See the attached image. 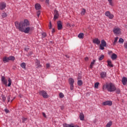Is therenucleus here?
I'll return each mask as SVG.
<instances>
[{"mask_svg":"<svg viewBox=\"0 0 127 127\" xmlns=\"http://www.w3.org/2000/svg\"><path fill=\"white\" fill-rule=\"evenodd\" d=\"M30 24L29 21L27 19H25L24 21H21L19 23L17 21L15 22V26L17 29H19L21 32L24 33H29L33 30V27H29Z\"/></svg>","mask_w":127,"mask_h":127,"instance_id":"nucleus-1","label":"nucleus"},{"mask_svg":"<svg viewBox=\"0 0 127 127\" xmlns=\"http://www.w3.org/2000/svg\"><path fill=\"white\" fill-rule=\"evenodd\" d=\"M102 90L105 91L107 90L108 92H115L117 90V87L114 83H109L104 84L102 87Z\"/></svg>","mask_w":127,"mask_h":127,"instance_id":"nucleus-2","label":"nucleus"},{"mask_svg":"<svg viewBox=\"0 0 127 127\" xmlns=\"http://www.w3.org/2000/svg\"><path fill=\"white\" fill-rule=\"evenodd\" d=\"M39 94L40 96H42L44 99H47L49 98V96L47 94V92L44 90L40 91Z\"/></svg>","mask_w":127,"mask_h":127,"instance_id":"nucleus-3","label":"nucleus"},{"mask_svg":"<svg viewBox=\"0 0 127 127\" xmlns=\"http://www.w3.org/2000/svg\"><path fill=\"white\" fill-rule=\"evenodd\" d=\"M68 83L70 85V89L71 91L74 90V79L70 78L68 79Z\"/></svg>","mask_w":127,"mask_h":127,"instance_id":"nucleus-4","label":"nucleus"},{"mask_svg":"<svg viewBox=\"0 0 127 127\" xmlns=\"http://www.w3.org/2000/svg\"><path fill=\"white\" fill-rule=\"evenodd\" d=\"M113 32L115 34H121L122 33V30L119 28H115L113 29Z\"/></svg>","mask_w":127,"mask_h":127,"instance_id":"nucleus-5","label":"nucleus"},{"mask_svg":"<svg viewBox=\"0 0 127 127\" xmlns=\"http://www.w3.org/2000/svg\"><path fill=\"white\" fill-rule=\"evenodd\" d=\"M105 15L109 18L110 19H113V18H114V15L111 14L109 11H107L105 12Z\"/></svg>","mask_w":127,"mask_h":127,"instance_id":"nucleus-6","label":"nucleus"},{"mask_svg":"<svg viewBox=\"0 0 127 127\" xmlns=\"http://www.w3.org/2000/svg\"><path fill=\"white\" fill-rule=\"evenodd\" d=\"M57 26L58 30H61L63 28V24L61 21H58L57 22Z\"/></svg>","mask_w":127,"mask_h":127,"instance_id":"nucleus-7","label":"nucleus"},{"mask_svg":"<svg viewBox=\"0 0 127 127\" xmlns=\"http://www.w3.org/2000/svg\"><path fill=\"white\" fill-rule=\"evenodd\" d=\"M59 17V13H58V11L57 10H55L54 11V20L55 21L56 19H57Z\"/></svg>","mask_w":127,"mask_h":127,"instance_id":"nucleus-8","label":"nucleus"},{"mask_svg":"<svg viewBox=\"0 0 127 127\" xmlns=\"http://www.w3.org/2000/svg\"><path fill=\"white\" fill-rule=\"evenodd\" d=\"M1 81L4 85H5L6 86H7V80L5 79V77L3 76H1Z\"/></svg>","mask_w":127,"mask_h":127,"instance_id":"nucleus-9","label":"nucleus"},{"mask_svg":"<svg viewBox=\"0 0 127 127\" xmlns=\"http://www.w3.org/2000/svg\"><path fill=\"white\" fill-rule=\"evenodd\" d=\"M5 7H6V4L5 2H2L0 3V9L1 10H3Z\"/></svg>","mask_w":127,"mask_h":127,"instance_id":"nucleus-10","label":"nucleus"},{"mask_svg":"<svg viewBox=\"0 0 127 127\" xmlns=\"http://www.w3.org/2000/svg\"><path fill=\"white\" fill-rule=\"evenodd\" d=\"M103 106H112V105H113V102H112V101H107L104 102L103 103Z\"/></svg>","mask_w":127,"mask_h":127,"instance_id":"nucleus-11","label":"nucleus"},{"mask_svg":"<svg viewBox=\"0 0 127 127\" xmlns=\"http://www.w3.org/2000/svg\"><path fill=\"white\" fill-rule=\"evenodd\" d=\"M35 64L36 66H37V68H41V67H42V65L40 64V61L37 59L35 60Z\"/></svg>","mask_w":127,"mask_h":127,"instance_id":"nucleus-12","label":"nucleus"},{"mask_svg":"<svg viewBox=\"0 0 127 127\" xmlns=\"http://www.w3.org/2000/svg\"><path fill=\"white\" fill-rule=\"evenodd\" d=\"M93 43H95V44H97V45H99L100 43H101V41L99 40V39L95 38L93 39Z\"/></svg>","mask_w":127,"mask_h":127,"instance_id":"nucleus-13","label":"nucleus"},{"mask_svg":"<svg viewBox=\"0 0 127 127\" xmlns=\"http://www.w3.org/2000/svg\"><path fill=\"white\" fill-rule=\"evenodd\" d=\"M122 82L124 86L127 85V77H123V78H122Z\"/></svg>","mask_w":127,"mask_h":127,"instance_id":"nucleus-14","label":"nucleus"},{"mask_svg":"<svg viewBox=\"0 0 127 127\" xmlns=\"http://www.w3.org/2000/svg\"><path fill=\"white\" fill-rule=\"evenodd\" d=\"M20 66L24 70H26V64H25V63H22L21 64Z\"/></svg>","mask_w":127,"mask_h":127,"instance_id":"nucleus-15","label":"nucleus"},{"mask_svg":"<svg viewBox=\"0 0 127 127\" xmlns=\"http://www.w3.org/2000/svg\"><path fill=\"white\" fill-rule=\"evenodd\" d=\"M100 75H101V78H106V77H107V72H102L100 73Z\"/></svg>","mask_w":127,"mask_h":127,"instance_id":"nucleus-16","label":"nucleus"},{"mask_svg":"<svg viewBox=\"0 0 127 127\" xmlns=\"http://www.w3.org/2000/svg\"><path fill=\"white\" fill-rule=\"evenodd\" d=\"M118 58V56L116 54H113L111 56V59L112 60H116Z\"/></svg>","mask_w":127,"mask_h":127,"instance_id":"nucleus-17","label":"nucleus"},{"mask_svg":"<svg viewBox=\"0 0 127 127\" xmlns=\"http://www.w3.org/2000/svg\"><path fill=\"white\" fill-rule=\"evenodd\" d=\"M107 63H108V66H109L110 67H114V66L113 65V64H112V61H111V60H108L107 61Z\"/></svg>","mask_w":127,"mask_h":127,"instance_id":"nucleus-18","label":"nucleus"},{"mask_svg":"<svg viewBox=\"0 0 127 127\" xmlns=\"http://www.w3.org/2000/svg\"><path fill=\"white\" fill-rule=\"evenodd\" d=\"M35 6L36 9L37 10L40 9V8H41V5H40V4L39 3L36 4Z\"/></svg>","mask_w":127,"mask_h":127,"instance_id":"nucleus-19","label":"nucleus"},{"mask_svg":"<svg viewBox=\"0 0 127 127\" xmlns=\"http://www.w3.org/2000/svg\"><path fill=\"white\" fill-rule=\"evenodd\" d=\"M100 45H102V46L106 47L107 46V42L105 41V40H102L101 41V44Z\"/></svg>","mask_w":127,"mask_h":127,"instance_id":"nucleus-20","label":"nucleus"},{"mask_svg":"<svg viewBox=\"0 0 127 127\" xmlns=\"http://www.w3.org/2000/svg\"><path fill=\"white\" fill-rule=\"evenodd\" d=\"M79 118L81 121H84L85 117L84 116V114L83 113H80Z\"/></svg>","mask_w":127,"mask_h":127,"instance_id":"nucleus-21","label":"nucleus"},{"mask_svg":"<svg viewBox=\"0 0 127 127\" xmlns=\"http://www.w3.org/2000/svg\"><path fill=\"white\" fill-rule=\"evenodd\" d=\"M96 62V61L93 60V62H92L90 64L89 67L90 69H93V66H94V64H95V63Z\"/></svg>","mask_w":127,"mask_h":127,"instance_id":"nucleus-22","label":"nucleus"},{"mask_svg":"<svg viewBox=\"0 0 127 127\" xmlns=\"http://www.w3.org/2000/svg\"><path fill=\"white\" fill-rule=\"evenodd\" d=\"M1 15L3 18H4V17H6V16H7V14H6L5 12L3 11L1 13Z\"/></svg>","mask_w":127,"mask_h":127,"instance_id":"nucleus-23","label":"nucleus"},{"mask_svg":"<svg viewBox=\"0 0 127 127\" xmlns=\"http://www.w3.org/2000/svg\"><path fill=\"white\" fill-rule=\"evenodd\" d=\"M112 125H113V122H112L111 121H110L107 123L106 127H112Z\"/></svg>","mask_w":127,"mask_h":127,"instance_id":"nucleus-24","label":"nucleus"},{"mask_svg":"<svg viewBox=\"0 0 127 127\" xmlns=\"http://www.w3.org/2000/svg\"><path fill=\"white\" fill-rule=\"evenodd\" d=\"M78 37L79 38L83 39L84 38V34L83 33H81L78 35Z\"/></svg>","mask_w":127,"mask_h":127,"instance_id":"nucleus-25","label":"nucleus"},{"mask_svg":"<svg viewBox=\"0 0 127 127\" xmlns=\"http://www.w3.org/2000/svg\"><path fill=\"white\" fill-rule=\"evenodd\" d=\"M8 60H12V61H14L15 60V58H14V57L11 56L9 57H8Z\"/></svg>","mask_w":127,"mask_h":127,"instance_id":"nucleus-26","label":"nucleus"},{"mask_svg":"<svg viewBox=\"0 0 127 127\" xmlns=\"http://www.w3.org/2000/svg\"><path fill=\"white\" fill-rule=\"evenodd\" d=\"M85 13H86V9L83 8L81 10V15H85Z\"/></svg>","mask_w":127,"mask_h":127,"instance_id":"nucleus-27","label":"nucleus"},{"mask_svg":"<svg viewBox=\"0 0 127 127\" xmlns=\"http://www.w3.org/2000/svg\"><path fill=\"white\" fill-rule=\"evenodd\" d=\"M8 58H7L6 57H5L3 58V61L5 63H6V62H8Z\"/></svg>","mask_w":127,"mask_h":127,"instance_id":"nucleus-28","label":"nucleus"},{"mask_svg":"<svg viewBox=\"0 0 127 127\" xmlns=\"http://www.w3.org/2000/svg\"><path fill=\"white\" fill-rule=\"evenodd\" d=\"M8 84L7 85V86L10 87V86H11V79L10 78H8Z\"/></svg>","mask_w":127,"mask_h":127,"instance_id":"nucleus-29","label":"nucleus"},{"mask_svg":"<svg viewBox=\"0 0 127 127\" xmlns=\"http://www.w3.org/2000/svg\"><path fill=\"white\" fill-rule=\"evenodd\" d=\"M77 84L78 86H82V85H83V81L81 80H79L77 82Z\"/></svg>","mask_w":127,"mask_h":127,"instance_id":"nucleus-30","label":"nucleus"},{"mask_svg":"<svg viewBox=\"0 0 127 127\" xmlns=\"http://www.w3.org/2000/svg\"><path fill=\"white\" fill-rule=\"evenodd\" d=\"M99 85H100V83L99 82H96L94 84V87L96 88V89H98L99 88Z\"/></svg>","mask_w":127,"mask_h":127,"instance_id":"nucleus-31","label":"nucleus"},{"mask_svg":"<svg viewBox=\"0 0 127 127\" xmlns=\"http://www.w3.org/2000/svg\"><path fill=\"white\" fill-rule=\"evenodd\" d=\"M1 98H2V102H5V100H6V97H5L4 95H1Z\"/></svg>","mask_w":127,"mask_h":127,"instance_id":"nucleus-32","label":"nucleus"},{"mask_svg":"<svg viewBox=\"0 0 127 127\" xmlns=\"http://www.w3.org/2000/svg\"><path fill=\"white\" fill-rule=\"evenodd\" d=\"M118 39H119L118 37H116L115 38L114 41V45H116L117 44V41H118Z\"/></svg>","mask_w":127,"mask_h":127,"instance_id":"nucleus-33","label":"nucleus"},{"mask_svg":"<svg viewBox=\"0 0 127 127\" xmlns=\"http://www.w3.org/2000/svg\"><path fill=\"white\" fill-rule=\"evenodd\" d=\"M104 55H101V56L98 59L99 61L103 60L104 59Z\"/></svg>","mask_w":127,"mask_h":127,"instance_id":"nucleus-34","label":"nucleus"},{"mask_svg":"<svg viewBox=\"0 0 127 127\" xmlns=\"http://www.w3.org/2000/svg\"><path fill=\"white\" fill-rule=\"evenodd\" d=\"M124 41L125 40H124L122 38H121L119 40V43H123V42H124Z\"/></svg>","mask_w":127,"mask_h":127,"instance_id":"nucleus-35","label":"nucleus"},{"mask_svg":"<svg viewBox=\"0 0 127 127\" xmlns=\"http://www.w3.org/2000/svg\"><path fill=\"white\" fill-rule=\"evenodd\" d=\"M60 98L61 99L64 98V94H63L62 93H60L59 94Z\"/></svg>","mask_w":127,"mask_h":127,"instance_id":"nucleus-36","label":"nucleus"},{"mask_svg":"<svg viewBox=\"0 0 127 127\" xmlns=\"http://www.w3.org/2000/svg\"><path fill=\"white\" fill-rule=\"evenodd\" d=\"M65 127H74V126L69 124H65Z\"/></svg>","mask_w":127,"mask_h":127,"instance_id":"nucleus-37","label":"nucleus"},{"mask_svg":"<svg viewBox=\"0 0 127 127\" xmlns=\"http://www.w3.org/2000/svg\"><path fill=\"white\" fill-rule=\"evenodd\" d=\"M105 46H102V45H100V49H101V50H104V49H105Z\"/></svg>","mask_w":127,"mask_h":127,"instance_id":"nucleus-38","label":"nucleus"},{"mask_svg":"<svg viewBox=\"0 0 127 127\" xmlns=\"http://www.w3.org/2000/svg\"><path fill=\"white\" fill-rule=\"evenodd\" d=\"M108 1L110 5L113 6V0H108Z\"/></svg>","mask_w":127,"mask_h":127,"instance_id":"nucleus-39","label":"nucleus"},{"mask_svg":"<svg viewBox=\"0 0 127 127\" xmlns=\"http://www.w3.org/2000/svg\"><path fill=\"white\" fill-rule=\"evenodd\" d=\"M124 48L127 49V42L124 43Z\"/></svg>","mask_w":127,"mask_h":127,"instance_id":"nucleus-40","label":"nucleus"},{"mask_svg":"<svg viewBox=\"0 0 127 127\" xmlns=\"http://www.w3.org/2000/svg\"><path fill=\"white\" fill-rule=\"evenodd\" d=\"M42 37L44 38L45 37H46V33H43L42 34Z\"/></svg>","mask_w":127,"mask_h":127,"instance_id":"nucleus-41","label":"nucleus"},{"mask_svg":"<svg viewBox=\"0 0 127 127\" xmlns=\"http://www.w3.org/2000/svg\"><path fill=\"white\" fill-rule=\"evenodd\" d=\"M116 93L117 94H120L121 93V90L120 89H116Z\"/></svg>","mask_w":127,"mask_h":127,"instance_id":"nucleus-42","label":"nucleus"},{"mask_svg":"<svg viewBox=\"0 0 127 127\" xmlns=\"http://www.w3.org/2000/svg\"><path fill=\"white\" fill-rule=\"evenodd\" d=\"M46 68H49V67H50V64H46Z\"/></svg>","mask_w":127,"mask_h":127,"instance_id":"nucleus-43","label":"nucleus"},{"mask_svg":"<svg viewBox=\"0 0 127 127\" xmlns=\"http://www.w3.org/2000/svg\"><path fill=\"white\" fill-rule=\"evenodd\" d=\"M40 13H41V12L39 10L37 12V14L38 17H39V15H40Z\"/></svg>","mask_w":127,"mask_h":127,"instance_id":"nucleus-44","label":"nucleus"},{"mask_svg":"<svg viewBox=\"0 0 127 127\" xmlns=\"http://www.w3.org/2000/svg\"><path fill=\"white\" fill-rule=\"evenodd\" d=\"M22 122H23V123H24V122H25V121H26L27 119L25 118H23L22 119Z\"/></svg>","mask_w":127,"mask_h":127,"instance_id":"nucleus-45","label":"nucleus"},{"mask_svg":"<svg viewBox=\"0 0 127 127\" xmlns=\"http://www.w3.org/2000/svg\"><path fill=\"white\" fill-rule=\"evenodd\" d=\"M52 28V25L51 24V22H50L49 29H51Z\"/></svg>","mask_w":127,"mask_h":127,"instance_id":"nucleus-46","label":"nucleus"},{"mask_svg":"<svg viewBox=\"0 0 127 127\" xmlns=\"http://www.w3.org/2000/svg\"><path fill=\"white\" fill-rule=\"evenodd\" d=\"M4 111H5V113H6V114H7V113L9 112V110H7V109H5Z\"/></svg>","mask_w":127,"mask_h":127,"instance_id":"nucleus-47","label":"nucleus"},{"mask_svg":"<svg viewBox=\"0 0 127 127\" xmlns=\"http://www.w3.org/2000/svg\"><path fill=\"white\" fill-rule=\"evenodd\" d=\"M7 101H8V103H9V102L10 101V97H9V96L7 97Z\"/></svg>","mask_w":127,"mask_h":127,"instance_id":"nucleus-48","label":"nucleus"},{"mask_svg":"<svg viewBox=\"0 0 127 127\" xmlns=\"http://www.w3.org/2000/svg\"><path fill=\"white\" fill-rule=\"evenodd\" d=\"M42 115L44 118H46V114H45V113L43 112Z\"/></svg>","mask_w":127,"mask_h":127,"instance_id":"nucleus-49","label":"nucleus"},{"mask_svg":"<svg viewBox=\"0 0 127 127\" xmlns=\"http://www.w3.org/2000/svg\"><path fill=\"white\" fill-rule=\"evenodd\" d=\"M85 61H88V60H89V58H88V57H86V58H85Z\"/></svg>","mask_w":127,"mask_h":127,"instance_id":"nucleus-50","label":"nucleus"},{"mask_svg":"<svg viewBox=\"0 0 127 127\" xmlns=\"http://www.w3.org/2000/svg\"><path fill=\"white\" fill-rule=\"evenodd\" d=\"M49 0H46V3H48V4H49Z\"/></svg>","mask_w":127,"mask_h":127,"instance_id":"nucleus-51","label":"nucleus"},{"mask_svg":"<svg viewBox=\"0 0 127 127\" xmlns=\"http://www.w3.org/2000/svg\"><path fill=\"white\" fill-rule=\"evenodd\" d=\"M65 57L66 58H70V56H68V55H65Z\"/></svg>","mask_w":127,"mask_h":127,"instance_id":"nucleus-52","label":"nucleus"},{"mask_svg":"<svg viewBox=\"0 0 127 127\" xmlns=\"http://www.w3.org/2000/svg\"><path fill=\"white\" fill-rule=\"evenodd\" d=\"M29 49H28V48H25V51H28V50H29Z\"/></svg>","mask_w":127,"mask_h":127,"instance_id":"nucleus-53","label":"nucleus"},{"mask_svg":"<svg viewBox=\"0 0 127 127\" xmlns=\"http://www.w3.org/2000/svg\"><path fill=\"white\" fill-rule=\"evenodd\" d=\"M61 110H64V106H61Z\"/></svg>","mask_w":127,"mask_h":127,"instance_id":"nucleus-54","label":"nucleus"},{"mask_svg":"<svg viewBox=\"0 0 127 127\" xmlns=\"http://www.w3.org/2000/svg\"><path fill=\"white\" fill-rule=\"evenodd\" d=\"M67 26H71V25L70 24V23H67Z\"/></svg>","mask_w":127,"mask_h":127,"instance_id":"nucleus-55","label":"nucleus"},{"mask_svg":"<svg viewBox=\"0 0 127 127\" xmlns=\"http://www.w3.org/2000/svg\"><path fill=\"white\" fill-rule=\"evenodd\" d=\"M52 32L54 33V32H55V30L54 29H53Z\"/></svg>","mask_w":127,"mask_h":127,"instance_id":"nucleus-56","label":"nucleus"},{"mask_svg":"<svg viewBox=\"0 0 127 127\" xmlns=\"http://www.w3.org/2000/svg\"><path fill=\"white\" fill-rule=\"evenodd\" d=\"M13 101V99H12V100L11 101V103H12Z\"/></svg>","mask_w":127,"mask_h":127,"instance_id":"nucleus-57","label":"nucleus"},{"mask_svg":"<svg viewBox=\"0 0 127 127\" xmlns=\"http://www.w3.org/2000/svg\"><path fill=\"white\" fill-rule=\"evenodd\" d=\"M30 55H31L32 54V53H30Z\"/></svg>","mask_w":127,"mask_h":127,"instance_id":"nucleus-58","label":"nucleus"},{"mask_svg":"<svg viewBox=\"0 0 127 127\" xmlns=\"http://www.w3.org/2000/svg\"><path fill=\"white\" fill-rule=\"evenodd\" d=\"M41 0V1H43L44 0Z\"/></svg>","mask_w":127,"mask_h":127,"instance_id":"nucleus-59","label":"nucleus"}]
</instances>
